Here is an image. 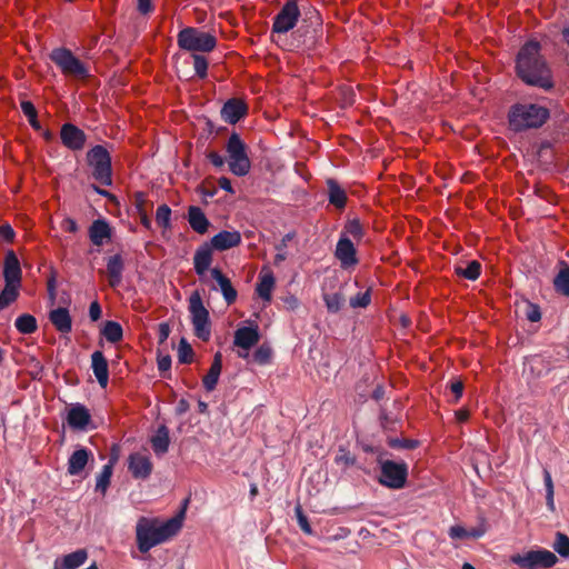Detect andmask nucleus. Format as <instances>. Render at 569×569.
<instances>
[{
  "label": "nucleus",
  "mask_w": 569,
  "mask_h": 569,
  "mask_svg": "<svg viewBox=\"0 0 569 569\" xmlns=\"http://www.w3.org/2000/svg\"><path fill=\"white\" fill-rule=\"evenodd\" d=\"M538 41H529L520 49L517 56L516 70L518 77L530 86L542 89L553 87L551 70L540 53Z\"/></svg>",
  "instance_id": "f257e3e1"
},
{
  "label": "nucleus",
  "mask_w": 569,
  "mask_h": 569,
  "mask_svg": "<svg viewBox=\"0 0 569 569\" xmlns=\"http://www.w3.org/2000/svg\"><path fill=\"white\" fill-rule=\"evenodd\" d=\"M181 520L171 518L163 523L157 519L141 517L137 523V543L141 552H148L152 547L176 536L181 529Z\"/></svg>",
  "instance_id": "f03ea898"
},
{
  "label": "nucleus",
  "mask_w": 569,
  "mask_h": 569,
  "mask_svg": "<svg viewBox=\"0 0 569 569\" xmlns=\"http://www.w3.org/2000/svg\"><path fill=\"white\" fill-rule=\"evenodd\" d=\"M549 118V110L535 103H518L509 111V124L515 131L541 127Z\"/></svg>",
  "instance_id": "7ed1b4c3"
},
{
  "label": "nucleus",
  "mask_w": 569,
  "mask_h": 569,
  "mask_svg": "<svg viewBox=\"0 0 569 569\" xmlns=\"http://www.w3.org/2000/svg\"><path fill=\"white\" fill-rule=\"evenodd\" d=\"M230 171L239 177L250 171L251 162L247 153V146L236 132L231 133L226 144Z\"/></svg>",
  "instance_id": "20e7f679"
},
{
  "label": "nucleus",
  "mask_w": 569,
  "mask_h": 569,
  "mask_svg": "<svg viewBox=\"0 0 569 569\" xmlns=\"http://www.w3.org/2000/svg\"><path fill=\"white\" fill-rule=\"evenodd\" d=\"M178 44L187 51L210 52L217 46V39L209 32L188 27L178 33Z\"/></svg>",
  "instance_id": "39448f33"
},
{
  "label": "nucleus",
  "mask_w": 569,
  "mask_h": 569,
  "mask_svg": "<svg viewBox=\"0 0 569 569\" xmlns=\"http://www.w3.org/2000/svg\"><path fill=\"white\" fill-rule=\"evenodd\" d=\"M50 59L60 68L67 77L76 79H86L89 77V70L69 49L57 48L50 53Z\"/></svg>",
  "instance_id": "423d86ee"
},
{
  "label": "nucleus",
  "mask_w": 569,
  "mask_h": 569,
  "mask_svg": "<svg viewBox=\"0 0 569 569\" xmlns=\"http://www.w3.org/2000/svg\"><path fill=\"white\" fill-rule=\"evenodd\" d=\"M189 311L191 313L194 335L202 341H208L211 336L209 311L203 306L198 291L192 292L189 298Z\"/></svg>",
  "instance_id": "0eeeda50"
},
{
  "label": "nucleus",
  "mask_w": 569,
  "mask_h": 569,
  "mask_svg": "<svg viewBox=\"0 0 569 569\" xmlns=\"http://www.w3.org/2000/svg\"><path fill=\"white\" fill-rule=\"evenodd\" d=\"M557 561V556L547 549L530 550L523 555L518 553L511 557V562L521 569H548L553 567Z\"/></svg>",
  "instance_id": "6e6552de"
},
{
  "label": "nucleus",
  "mask_w": 569,
  "mask_h": 569,
  "mask_svg": "<svg viewBox=\"0 0 569 569\" xmlns=\"http://www.w3.org/2000/svg\"><path fill=\"white\" fill-rule=\"evenodd\" d=\"M88 163L93 168L92 176L103 186H110L111 179V158L107 149L102 146L93 147L87 154Z\"/></svg>",
  "instance_id": "1a4fd4ad"
},
{
  "label": "nucleus",
  "mask_w": 569,
  "mask_h": 569,
  "mask_svg": "<svg viewBox=\"0 0 569 569\" xmlns=\"http://www.w3.org/2000/svg\"><path fill=\"white\" fill-rule=\"evenodd\" d=\"M408 477V466L405 462L386 460L381 462L379 482L391 489L403 488Z\"/></svg>",
  "instance_id": "9d476101"
},
{
  "label": "nucleus",
  "mask_w": 569,
  "mask_h": 569,
  "mask_svg": "<svg viewBox=\"0 0 569 569\" xmlns=\"http://www.w3.org/2000/svg\"><path fill=\"white\" fill-rule=\"evenodd\" d=\"M300 17L297 0H288L273 18L272 33L284 34L295 28Z\"/></svg>",
  "instance_id": "9b49d317"
},
{
  "label": "nucleus",
  "mask_w": 569,
  "mask_h": 569,
  "mask_svg": "<svg viewBox=\"0 0 569 569\" xmlns=\"http://www.w3.org/2000/svg\"><path fill=\"white\" fill-rule=\"evenodd\" d=\"M336 258L340 261L343 269H348L358 263L357 251L350 239L341 237L337 243Z\"/></svg>",
  "instance_id": "f8f14e48"
},
{
  "label": "nucleus",
  "mask_w": 569,
  "mask_h": 569,
  "mask_svg": "<svg viewBox=\"0 0 569 569\" xmlns=\"http://www.w3.org/2000/svg\"><path fill=\"white\" fill-rule=\"evenodd\" d=\"M248 112L247 103L238 98L229 99L221 109V118L230 124L237 123Z\"/></svg>",
  "instance_id": "ddd939ff"
},
{
  "label": "nucleus",
  "mask_w": 569,
  "mask_h": 569,
  "mask_svg": "<svg viewBox=\"0 0 569 569\" xmlns=\"http://www.w3.org/2000/svg\"><path fill=\"white\" fill-rule=\"evenodd\" d=\"M62 143L71 150H80L86 142V134L82 130L71 123L62 126L60 131Z\"/></svg>",
  "instance_id": "4468645a"
},
{
  "label": "nucleus",
  "mask_w": 569,
  "mask_h": 569,
  "mask_svg": "<svg viewBox=\"0 0 569 569\" xmlns=\"http://www.w3.org/2000/svg\"><path fill=\"white\" fill-rule=\"evenodd\" d=\"M128 469L134 478L146 479L152 471V462L147 456L132 453L129 456Z\"/></svg>",
  "instance_id": "2eb2a0df"
},
{
  "label": "nucleus",
  "mask_w": 569,
  "mask_h": 569,
  "mask_svg": "<svg viewBox=\"0 0 569 569\" xmlns=\"http://www.w3.org/2000/svg\"><path fill=\"white\" fill-rule=\"evenodd\" d=\"M21 268L19 259L13 251L7 252L4 257L3 277L6 283L21 284Z\"/></svg>",
  "instance_id": "dca6fc26"
},
{
  "label": "nucleus",
  "mask_w": 569,
  "mask_h": 569,
  "mask_svg": "<svg viewBox=\"0 0 569 569\" xmlns=\"http://www.w3.org/2000/svg\"><path fill=\"white\" fill-rule=\"evenodd\" d=\"M241 242V234L239 231H220L211 238L210 246L212 249L224 251L239 246Z\"/></svg>",
  "instance_id": "f3484780"
},
{
  "label": "nucleus",
  "mask_w": 569,
  "mask_h": 569,
  "mask_svg": "<svg viewBox=\"0 0 569 569\" xmlns=\"http://www.w3.org/2000/svg\"><path fill=\"white\" fill-rule=\"evenodd\" d=\"M91 419L89 410L82 405L70 408L67 417L68 425L73 429L84 430Z\"/></svg>",
  "instance_id": "a211bd4d"
},
{
  "label": "nucleus",
  "mask_w": 569,
  "mask_h": 569,
  "mask_svg": "<svg viewBox=\"0 0 569 569\" xmlns=\"http://www.w3.org/2000/svg\"><path fill=\"white\" fill-rule=\"evenodd\" d=\"M87 558V550L78 549L69 555L56 559L53 569H77L86 562Z\"/></svg>",
  "instance_id": "6ab92c4d"
},
{
  "label": "nucleus",
  "mask_w": 569,
  "mask_h": 569,
  "mask_svg": "<svg viewBox=\"0 0 569 569\" xmlns=\"http://www.w3.org/2000/svg\"><path fill=\"white\" fill-rule=\"evenodd\" d=\"M89 238L94 246H102L111 239V228L106 220H94L89 228Z\"/></svg>",
  "instance_id": "aec40b11"
},
{
  "label": "nucleus",
  "mask_w": 569,
  "mask_h": 569,
  "mask_svg": "<svg viewBox=\"0 0 569 569\" xmlns=\"http://www.w3.org/2000/svg\"><path fill=\"white\" fill-rule=\"evenodd\" d=\"M260 339L257 328L242 327L234 332V345L248 351L251 347L258 343Z\"/></svg>",
  "instance_id": "412c9836"
},
{
  "label": "nucleus",
  "mask_w": 569,
  "mask_h": 569,
  "mask_svg": "<svg viewBox=\"0 0 569 569\" xmlns=\"http://www.w3.org/2000/svg\"><path fill=\"white\" fill-rule=\"evenodd\" d=\"M91 367L93 373L102 388H106L109 380L108 361L99 350L91 355Z\"/></svg>",
  "instance_id": "4be33fe9"
},
{
  "label": "nucleus",
  "mask_w": 569,
  "mask_h": 569,
  "mask_svg": "<svg viewBox=\"0 0 569 569\" xmlns=\"http://www.w3.org/2000/svg\"><path fill=\"white\" fill-rule=\"evenodd\" d=\"M123 269L124 263L120 254H114L108 259L107 274L111 288H117L121 283Z\"/></svg>",
  "instance_id": "5701e85b"
},
{
  "label": "nucleus",
  "mask_w": 569,
  "mask_h": 569,
  "mask_svg": "<svg viewBox=\"0 0 569 569\" xmlns=\"http://www.w3.org/2000/svg\"><path fill=\"white\" fill-rule=\"evenodd\" d=\"M212 262V248L208 243L199 247L193 257L194 271L203 276Z\"/></svg>",
  "instance_id": "b1692460"
},
{
  "label": "nucleus",
  "mask_w": 569,
  "mask_h": 569,
  "mask_svg": "<svg viewBox=\"0 0 569 569\" xmlns=\"http://www.w3.org/2000/svg\"><path fill=\"white\" fill-rule=\"evenodd\" d=\"M188 222L193 231L203 234L208 231L210 222L201 208L190 206L188 209Z\"/></svg>",
  "instance_id": "393cba45"
},
{
  "label": "nucleus",
  "mask_w": 569,
  "mask_h": 569,
  "mask_svg": "<svg viewBox=\"0 0 569 569\" xmlns=\"http://www.w3.org/2000/svg\"><path fill=\"white\" fill-rule=\"evenodd\" d=\"M211 277L218 282L227 303H233L237 299V290L232 287L230 279L218 268L211 269Z\"/></svg>",
  "instance_id": "a878e982"
},
{
  "label": "nucleus",
  "mask_w": 569,
  "mask_h": 569,
  "mask_svg": "<svg viewBox=\"0 0 569 569\" xmlns=\"http://www.w3.org/2000/svg\"><path fill=\"white\" fill-rule=\"evenodd\" d=\"M49 319L58 331L62 333H68L71 331L72 321L68 309L57 308L51 310L49 313Z\"/></svg>",
  "instance_id": "bb28decb"
},
{
  "label": "nucleus",
  "mask_w": 569,
  "mask_h": 569,
  "mask_svg": "<svg viewBox=\"0 0 569 569\" xmlns=\"http://www.w3.org/2000/svg\"><path fill=\"white\" fill-rule=\"evenodd\" d=\"M221 370L222 355L217 352L213 357V361L208 373L202 379L203 387L207 391H212L216 388Z\"/></svg>",
  "instance_id": "cd10ccee"
},
{
  "label": "nucleus",
  "mask_w": 569,
  "mask_h": 569,
  "mask_svg": "<svg viewBox=\"0 0 569 569\" xmlns=\"http://www.w3.org/2000/svg\"><path fill=\"white\" fill-rule=\"evenodd\" d=\"M90 452L84 449L80 448L76 450L69 458L68 461V472L71 476L79 475L84 467L87 466L89 461Z\"/></svg>",
  "instance_id": "c85d7f7f"
},
{
  "label": "nucleus",
  "mask_w": 569,
  "mask_h": 569,
  "mask_svg": "<svg viewBox=\"0 0 569 569\" xmlns=\"http://www.w3.org/2000/svg\"><path fill=\"white\" fill-rule=\"evenodd\" d=\"M329 202L338 209H342L347 202L346 191L335 179L327 180Z\"/></svg>",
  "instance_id": "c756f323"
},
{
  "label": "nucleus",
  "mask_w": 569,
  "mask_h": 569,
  "mask_svg": "<svg viewBox=\"0 0 569 569\" xmlns=\"http://www.w3.org/2000/svg\"><path fill=\"white\" fill-rule=\"evenodd\" d=\"M152 449L156 455L161 456L164 455L170 445L169 430L166 426H161L156 436L151 438Z\"/></svg>",
  "instance_id": "7c9ffc66"
},
{
  "label": "nucleus",
  "mask_w": 569,
  "mask_h": 569,
  "mask_svg": "<svg viewBox=\"0 0 569 569\" xmlns=\"http://www.w3.org/2000/svg\"><path fill=\"white\" fill-rule=\"evenodd\" d=\"M274 287V277L271 272H268L260 277V280L257 284V293L259 297L266 301L271 300V292Z\"/></svg>",
  "instance_id": "2f4dec72"
},
{
  "label": "nucleus",
  "mask_w": 569,
  "mask_h": 569,
  "mask_svg": "<svg viewBox=\"0 0 569 569\" xmlns=\"http://www.w3.org/2000/svg\"><path fill=\"white\" fill-rule=\"evenodd\" d=\"M102 335L109 342L117 343L122 339L123 330L119 322L110 320L104 323Z\"/></svg>",
  "instance_id": "473e14b6"
},
{
  "label": "nucleus",
  "mask_w": 569,
  "mask_h": 569,
  "mask_svg": "<svg viewBox=\"0 0 569 569\" xmlns=\"http://www.w3.org/2000/svg\"><path fill=\"white\" fill-rule=\"evenodd\" d=\"M19 284L6 283L3 290L0 292V310L6 309L19 297Z\"/></svg>",
  "instance_id": "72a5a7b5"
},
{
  "label": "nucleus",
  "mask_w": 569,
  "mask_h": 569,
  "mask_svg": "<svg viewBox=\"0 0 569 569\" xmlns=\"http://www.w3.org/2000/svg\"><path fill=\"white\" fill-rule=\"evenodd\" d=\"M16 328L23 335L33 333L38 329L37 320L29 313L21 315L16 320Z\"/></svg>",
  "instance_id": "f704fd0d"
},
{
  "label": "nucleus",
  "mask_w": 569,
  "mask_h": 569,
  "mask_svg": "<svg viewBox=\"0 0 569 569\" xmlns=\"http://www.w3.org/2000/svg\"><path fill=\"white\" fill-rule=\"evenodd\" d=\"M553 286L556 291L563 296L569 297V266L565 267L558 272L553 279Z\"/></svg>",
  "instance_id": "c9c22d12"
},
{
  "label": "nucleus",
  "mask_w": 569,
  "mask_h": 569,
  "mask_svg": "<svg viewBox=\"0 0 569 569\" xmlns=\"http://www.w3.org/2000/svg\"><path fill=\"white\" fill-rule=\"evenodd\" d=\"M481 264L477 260L470 261L466 268L457 267L456 273L468 280H476L480 276Z\"/></svg>",
  "instance_id": "e433bc0d"
},
{
  "label": "nucleus",
  "mask_w": 569,
  "mask_h": 569,
  "mask_svg": "<svg viewBox=\"0 0 569 569\" xmlns=\"http://www.w3.org/2000/svg\"><path fill=\"white\" fill-rule=\"evenodd\" d=\"M323 301L326 303L327 310L331 313H337L340 311L345 298L342 293L336 292V293H325L323 295Z\"/></svg>",
  "instance_id": "4c0bfd02"
},
{
  "label": "nucleus",
  "mask_w": 569,
  "mask_h": 569,
  "mask_svg": "<svg viewBox=\"0 0 569 569\" xmlns=\"http://www.w3.org/2000/svg\"><path fill=\"white\" fill-rule=\"evenodd\" d=\"M552 547L561 557L569 558V537L567 535L557 532Z\"/></svg>",
  "instance_id": "58836bf2"
},
{
  "label": "nucleus",
  "mask_w": 569,
  "mask_h": 569,
  "mask_svg": "<svg viewBox=\"0 0 569 569\" xmlns=\"http://www.w3.org/2000/svg\"><path fill=\"white\" fill-rule=\"evenodd\" d=\"M112 476V463L106 465L98 477L96 489L100 490L102 493L106 492L108 486L110 485V479Z\"/></svg>",
  "instance_id": "ea45409f"
},
{
  "label": "nucleus",
  "mask_w": 569,
  "mask_h": 569,
  "mask_svg": "<svg viewBox=\"0 0 569 569\" xmlns=\"http://www.w3.org/2000/svg\"><path fill=\"white\" fill-rule=\"evenodd\" d=\"M178 359L181 363H191L193 360V350L186 339H181L178 348Z\"/></svg>",
  "instance_id": "a19ab883"
},
{
  "label": "nucleus",
  "mask_w": 569,
  "mask_h": 569,
  "mask_svg": "<svg viewBox=\"0 0 569 569\" xmlns=\"http://www.w3.org/2000/svg\"><path fill=\"white\" fill-rule=\"evenodd\" d=\"M170 217L171 209L167 204H161L160 207H158L156 213V221L160 227L169 229L171 227Z\"/></svg>",
  "instance_id": "79ce46f5"
},
{
  "label": "nucleus",
  "mask_w": 569,
  "mask_h": 569,
  "mask_svg": "<svg viewBox=\"0 0 569 569\" xmlns=\"http://www.w3.org/2000/svg\"><path fill=\"white\" fill-rule=\"evenodd\" d=\"M371 302V289H367L363 292H358L349 301L351 308H366Z\"/></svg>",
  "instance_id": "37998d69"
},
{
  "label": "nucleus",
  "mask_w": 569,
  "mask_h": 569,
  "mask_svg": "<svg viewBox=\"0 0 569 569\" xmlns=\"http://www.w3.org/2000/svg\"><path fill=\"white\" fill-rule=\"evenodd\" d=\"M193 67L196 74L203 79L207 77V70H208V61L203 56L200 54H193Z\"/></svg>",
  "instance_id": "c03bdc74"
},
{
  "label": "nucleus",
  "mask_w": 569,
  "mask_h": 569,
  "mask_svg": "<svg viewBox=\"0 0 569 569\" xmlns=\"http://www.w3.org/2000/svg\"><path fill=\"white\" fill-rule=\"evenodd\" d=\"M295 511L301 530L307 535H312V528L308 521L307 516L303 513L301 505H297Z\"/></svg>",
  "instance_id": "a18cd8bd"
},
{
  "label": "nucleus",
  "mask_w": 569,
  "mask_h": 569,
  "mask_svg": "<svg viewBox=\"0 0 569 569\" xmlns=\"http://www.w3.org/2000/svg\"><path fill=\"white\" fill-rule=\"evenodd\" d=\"M253 359L260 365L268 363L271 359V349L269 347L260 346L253 353Z\"/></svg>",
  "instance_id": "49530a36"
},
{
  "label": "nucleus",
  "mask_w": 569,
  "mask_h": 569,
  "mask_svg": "<svg viewBox=\"0 0 569 569\" xmlns=\"http://www.w3.org/2000/svg\"><path fill=\"white\" fill-rule=\"evenodd\" d=\"M346 231L357 240H360L363 236V228L359 220L349 221L346 224Z\"/></svg>",
  "instance_id": "de8ad7c7"
},
{
  "label": "nucleus",
  "mask_w": 569,
  "mask_h": 569,
  "mask_svg": "<svg viewBox=\"0 0 569 569\" xmlns=\"http://www.w3.org/2000/svg\"><path fill=\"white\" fill-rule=\"evenodd\" d=\"M525 315L526 318L531 322L539 321L541 318L540 308L537 305L530 302H526Z\"/></svg>",
  "instance_id": "09e8293b"
},
{
  "label": "nucleus",
  "mask_w": 569,
  "mask_h": 569,
  "mask_svg": "<svg viewBox=\"0 0 569 569\" xmlns=\"http://www.w3.org/2000/svg\"><path fill=\"white\" fill-rule=\"evenodd\" d=\"M449 536L452 539H466L468 538V530L462 526H452L449 530Z\"/></svg>",
  "instance_id": "8fccbe9b"
},
{
  "label": "nucleus",
  "mask_w": 569,
  "mask_h": 569,
  "mask_svg": "<svg viewBox=\"0 0 569 569\" xmlns=\"http://www.w3.org/2000/svg\"><path fill=\"white\" fill-rule=\"evenodd\" d=\"M0 238L4 241L12 242L14 239V231L8 223L0 226Z\"/></svg>",
  "instance_id": "3c124183"
},
{
  "label": "nucleus",
  "mask_w": 569,
  "mask_h": 569,
  "mask_svg": "<svg viewBox=\"0 0 569 569\" xmlns=\"http://www.w3.org/2000/svg\"><path fill=\"white\" fill-rule=\"evenodd\" d=\"M20 106H21L22 112L24 113V116L28 119L37 118L38 113H37L36 107L33 106V103L31 101H22Z\"/></svg>",
  "instance_id": "603ef678"
},
{
  "label": "nucleus",
  "mask_w": 569,
  "mask_h": 569,
  "mask_svg": "<svg viewBox=\"0 0 569 569\" xmlns=\"http://www.w3.org/2000/svg\"><path fill=\"white\" fill-rule=\"evenodd\" d=\"M417 445H418V442L416 440H410V439H405V440L395 439V440L390 441L391 447H399V448H406V449H413L417 447Z\"/></svg>",
  "instance_id": "864d4df0"
},
{
  "label": "nucleus",
  "mask_w": 569,
  "mask_h": 569,
  "mask_svg": "<svg viewBox=\"0 0 569 569\" xmlns=\"http://www.w3.org/2000/svg\"><path fill=\"white\" fill-rule=\"evenodd\" d=\"M170 335V327L167 322H161L158 327L159 343L162 345L167 341Z\"/></svg>",
  "instance_id": "5fc2aeb1"
},
{
  "label": "nucleus",
  "mask_w": 569,
  "mask_h": 569,
  "mask_svg": "<svg viewBox=\"0 0 569 569\" xmlns=\"http://www.w3.org/2000/svg\"><path fill=\"white\" fill-rule=\"evenodd\" d=\"M450 390L455 395V402H457L463 392V383L461 380H456L450 383Z\"/></svg>",
  "instance_id": "6e6d98bb"
},
{
  "label": "nucleus",
  "mask_w": 569,
  "mask_h": 569,
  "mask_svg": "<svg viewBox=\"0 0 569 569\" xmlns=\"http://www.w3.org/2000/svg\"><path fill=\"white\" fill-rule=\"evenodd\" d=\"M61 228L66 232L74 233L78 231L77 222L71 218H66L61 222Z\"/></svg>",
  "instance_id": "4d7b16f0"
},
{
  "label": "nucleus",
  "mask_w": 569,
  "mask_h": 569,
  "mask_svg": "<svg viewBox=\"0 0 569 569\" xmlns=\"http://www.w3.org/2000/svg\"><path fill=\"white\" fill-rule=\"evenodd\" d=\"M207 158L214 167L221 168L224 164V158L216 151H210Z\"/></svg>",
  "instance_id": "13d9d810"
},
{
  "label": "nucleus",
  "mask_w": 569,
  "mask_h": 569,
  "mask_svg": "<svg viewBox=\"0 0 569 569\" xmlns=\"http://www.w3.org/2000/svg\"><path fill=\"white\" fill-rule=\"evenodd\" d=\"M89 316L92 321H97L101 318V307L98 301H93L89 308Z\"/></svg>",
  "instance_id": "bf43d9fd"
},
{
  "label": "nucleus",
  "mask_w": 569,
  "mask_h": 569,
  "mask_svg": "<svg viewBox=\"0 0 569 569\" xmlns=\"http://www.w3.org/2000/svg\"><path fill=\"white\" fill-rule=\"evenodd\" d=\"M284 306L288 310L293 311L299 307V300L295 296H288L283 299Z\"/></svg>",
  "instance_id": "052dcab7"
},
{
  "label": "nucleus",
  "mask_w": 569,
  "mask_h": 569,
  "mask_svg": "<svg viewBox=\"0 0 569 569\" xmlns=\"http://www.w3.org/2000/svg\"><path fill=\"white\" fill-rule=\"evenodd\" d=\"M47 289H48L49 298L51 299L52 302H54V300H56V278H54V276H51L48 279Z\"/></svg>",
  "instance_id": "680f3d73"
},
{
  "label": "nucleus",
  "mask_w": 569,
  "mask_h": 569,
  "mask_svg": "<svg viewBox=\"0 0 569 569\" xmlns=\"http://www.w3.org/2000/svg\"><path fill=\"white\" fill-rule=\"evenodd\" d=\"M171 367V358L170 356H163L158 358V369L160 371H167Z\"/></svg>",
  "instance_id": "e2e57ef3"
},
{
  "label": "nucleus",
  "mask_w": 569,
  "mask_h": 569,
  "mask_svg": "<svg viewBox=\"0 0 569 569\" xmlns=\"http://www.w3.org/2000/svg\"><path fill=\"white\" fill-rule=\"evenodd\" d=\"M152 9H153V7L151 4V0H138V10L142 14H147V13L151 12Z\"/></svg>",
  "instance_id": "0e129e2a"
},
{
  "label": "nucleus",
  "mask_w": 569,
  "mask_h": 569,
  "mask_svg": "<svg viewBox=\"0 0 569 569\" xmlns=\"http://www.w3.org/2000/svg\"><path fill=\"white\" fill-rule=\"evenodd\" d=\"M486 530L485 526L472 528L471 530H468V538H480L485 535Z\"/></svg>",
  "instance_id": "69168bd1"
},
{
  "label": "nucleus",
  "mask_w": 569,
  "mask_h": 569,
  "mask_svg": "<svg viewBox=\"0 0 569 569\" xmlns=\"http://www.w3.org/2000/svg\"><path fill=\"white\" fill-rule=\"evenodd\" d=\"M134 203H136V207L138 209V212H140V210H146L144 209L146 197H144V194L142 192L136 193V196H134Z\"/></svg>",
  "instance_id": "338daca9"
},
{
  "label": "nucleus",
  "mask_w": 569,
  "mask_h": 569,
  "mask_svg": "<svg viewBox=\"0 0 569 569\" xmlns=\"http://www.w3.org/2000/svg\"><path fill=\"white\" fill-rule=\"evenodd\" d=\"M190 409V405L189 402L186 400V399H180L178 405H177V413L178 415H183L186 413L188 410Z\"/></svg>",
  "instance_id": "774afa93"
}]
</instances>
